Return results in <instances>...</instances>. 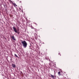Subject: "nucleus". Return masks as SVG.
I'll list each match as a JSON object with an SVG mask.
<instances>
[{
    "instance_id": "nucleus-1",
    "label": "nucleus",
    "mask_w": 79,
    "mask_h": 79,
    "mask_svg": "<svg viewBox=\"0 0 79 79\" xmlns=\"http://www.w3.org/2000/svg\"><path fill=\"white\" fill-rule=\"evenodd\" d=\"M21 43L24 48H26V47H27V42H26V41H24L22 42Z\"/></svg>"
},
{
    "instance_id": "nucleus-2",
    "label": "nucleus",
    "mask_w": 79,
    "mask_h": 79,
    "mask_svg": "<svg viewBox=\"0 0 79 79\" xmlns=\"http://www.w3.org/2000/svg\"><path fill=\"white\" fill-rule=\"evenodd\" d=\"M13 28V29H14V31H15L16 33H17L18 34H19V32L17 30V29H16V27H14Z\"/></svg>"
},
{
    "instance_id": "nucleus-3",
    "label": "nucleus",
    "mask_w": 79,
    "mask_h": 79,
    "mask_svg": "<svg viewBox=\"0 0 79 79\" xmlns=\"http://www.w3.org/2000/svg\"><path fill=\"white\" fill-rule=\"evenodd\" d=\"M10 38H11V39H12V40H16V39L15 38V37H14V35H12L11 36H10Z\"/></svg>"
},
{
    "instance_id": "nucleus-4",
    "label": "nucleus",
    "mask_w": 79,
    "mask_h": 79,
    "mask_svg": "<svg viewBox=\"0 0 79 79\" xmlns=\"http://www.w3.org/2000/svg\"><path fill=\"white\" fill-rule=\"evenodd\" d=\"M51 77L52 78H53V79H55V77H56V76H54L52 75V74H51Z\"/></svg>"
},
{
    "instance_id": "nucleus-5",
    "label": "nucleus",
    "mask_w": 79,
    "mask_h": 79,
    "mask_svg": "<svg viewBox=\"0 0 79 79\" xmlns=\"http://www.w3.org/2000/svg\"><path fill=\"white\" fill-rule=\"evenodd\" d=\"M12 66L13 68H16V65L14 64H12Z\"/></svg>"
},
{
    "instance_id": "nucleus-6",
    "label": "nucleus",
    "mask_w": 79,
    "mask_h": 79,
    "mask_svg": "<svg viewBox=\"0 0 79 79\" xmlns=\"http://www.w3.org/2000/svg\"><path fill=\"white\" fill-rule=\"evenodd\" d=\"M12 4L15 6H17V5H16V3H12Z\"/></svg>"
},
{
    "instance_id": "nucleus-7",
    "label": "nucleus",
    "mask_w": 79,
    "mask_h": 79,
    "mask_svg": "<svg viewBox=\"0 0 79 79\" xmlns=\"http://www.w3.org/2000/svg\"><path fill=\"white\" fill-rule=\"evenodd\" d=\"M58 74L59 75V76H60L61 75V72H59L58 73Z\"/></svg>"
},
{
    "instance_id": "nucleus-8",
    "label": "nucleus",
    "mask_w": 79,
    "mask_h": 79,
    "mask_svg": "<svg viewBox=\"0 0 79 79\" xmlns=\"http://www.w3.org/2000/svg\"><path fill=\"white\" fill-rule=\"evenodd\" d=\"M15 57H17V58H18V56L16 54H15Z\"/></svg>"
},
{
    "instance_id": "nucleus-9",
    "label": "nucleus",
    "mask_w": 79,
    "mask_h": 79,
    "mask_svg": "<svg viewBox=\"0 0 79 79\" xmlns=\"http://www.w3.org/2000/svg\"><path fill=\"white\" fill-rule=\"evenodd\" d=\"M9 0V1L10 2V3H13V2L11 1V0Z\"/></svg>"
},
{
    "instance_id": "nucleus-10",
    "label": "nucleus",
    "mask_w": 79,
    "mask_h": 79,
    "mask_svg": "<svg viewBox=\"0 0 79 79\" xmlns=\"http://www.w3.org/2000/svg\"><path fill=\"white\" fill-rule=\"evenodd\" d=\"M58 54L59 55H60V56H61V54L60 53H59Z\"/></svg>"
},
{
    "instance_id": "nucleus-11",
    "label": "nucleus",
    "mask_w": 79,
    "mask_h": 79,
    "mask_svg": "<svg viewBox=\"0 0 79 79\" xmlns=\"http://www.w3.org/2000/svg\"><path fill=\"white\" fill-rule=\"evenodd\" d=\"M12 79H15V78H13Z\"/></svg>"
},
{
    "instance_id": "nucleus-12",
    "label": "nucleus",
    "mask_w": 79,
    "mask_h": 79,
    "mask_svg": "<svg viewBox=\"0 0 79 79\" xmlns=\"http://www.w3.org/2000/svg\"><path fill=\"white\" fill-rule=\"evenodd\" d=\"M18 31H19V29L18 30Z\"/></svg>"
},
{
    "instance_id": "nucleus-13",
    "label": "nucleus",
    "mask_w": 79,
    "mask_h": 79,
    "mask_svg": "<svg viewBox=\"0 0 79 79\" xmlns=\"http://www.w3.org/2000/svg\"><path fill=\"white\" fill-rule=\"evenodd\" d=\"M19 10H21V9L20 8H19Z\"/></svg>"
}]
</instances>
